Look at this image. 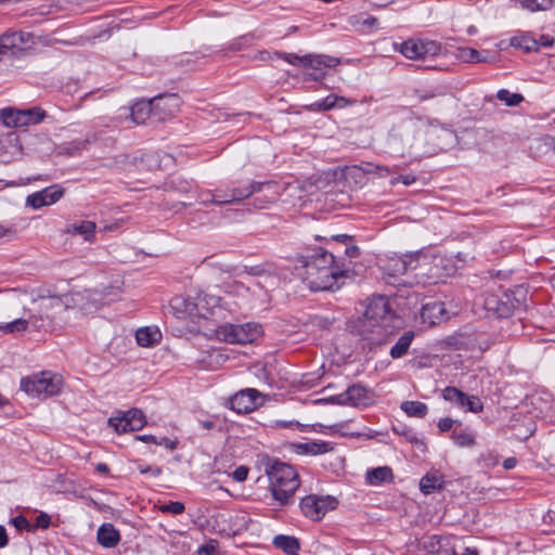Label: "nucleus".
<instances>
[{
  "label": "nucleus",
  "mask_w": 555,
  "mask_h": 555,
  "mask_svg": "<svg viewBox=\"0 0 555 555\" xmlns=\"http://www.w3.org/2000/svg\"><path fill=\"white\" fill-rule=\"evenodd\" d=\"M553 0H521L524 8L534 12L540 10H547L551 8Z\"/></svg>",
  "instance_id": "37998d69"
},
{
  "label": "nucleus",
  "mask_w": 555,
  "mask_h": 555,
  "mask_svg": "<svg viewBox=\"0 0 555 555\" xmlns=\"http://www.w3.org/2000/svg\"><path fill=\"white\" fill-rule=\"evenodd\" d=\"M279 57L288 64L300 67H310L319 72H322L324 68L335 67L338 64L337 59L323 54H306L299 56L295 53H279Z\"/></svg>",
  "instance_id": "f8f14e48"
},
{
  "label": "nucleus",
  "mask_w": 555,
  "mask_h": 555,
  "mask_svg": "<svg viewBox=\"0 0 555 555\" xmlns=\"http://www.w3.org/2000/svg\"><path fill=\"white\" fill-rule=\"evenodd\" d=\"M295 269L298 276L314 292L338 288V280L344 276V271L335 266L334 256L323 249L301 257Z\"/></svg>",
  "instance_id": "f257e3e1"
},
{
  "label": "nucleus",
  "mask_w": 555,
  "mask_h": 555,
  "mask_svg": "<svg viewBox=\"0 0 555 555\" xmlns=\"http://www.w3.org/2000/svg\"><path fill=\"white\" fill-rule=\"evenodd\" d=\"M25 116V125H35L43 120L46 113L40 107H33L29 109H23Z\"/></svg>",
  "instance_id": "79ce46f5"
},
{
  "label": "nucleus",
  "mask_w": 555,
  "mask_h": 555,
  "mask_svg": "<svg viewBox=\"0 0 555 555\" xmlns=\"http://www.w3.org/2000/svg\"><path fill=\"white\" fill-rule=\"evenodd\" d=\"M171 308L178 318H227V309L221 304V298L206 291H198L195 296L186 298L178 297L171 302Z\"/></svg>",
  "instance_id": "f03ea898"
},
{
  "label": "nucleus",
  "mask_w": 555,
  "mask_h": 555,
  "mask_svg": "<svg viewBox=\"0 0 555 555\" xmlns=\"http://www.w3.org/2000/svg\"><path fill=\"white\" fill-rule=\"evenodd\" d=\"M352 102L344 96L331 94L323 100L315 102L313 106L319 111H330L334 107H346Z\"/></svg>",
  "instance_id": "f704fd0d"
},
{
  "label": "nucleus",
  "mask_w": 555,
  "mask_h": 555,
  "mask_svg": "<svg viewBox=\"0 0 555 555\" xmlns=\"http://www.w3.org/2000/svg\"><path fill=\"white\" fill-rule=\"evenodd\" d=\"M396 305V299L388 297L384 302V322L386 320H397V327L403 326L402 318L405 315V310L401 309L399 312L393 311V306Z\"/></svg>",
  "instance_id": "e433bc0d"
},
{
  "label": "nucleus",
  "mask_w": 555,
  "mask_h": 555,
  "mask_svg": "<svg viewBox=\"0 0 555 555\" xmlns=\"http://www.w3.org/2000/svg\"><path fill=\"white\" fill-rule=\"evenodd\" d=\"M364 310L358 320L357 330L364 338L379 333L382 324V296H373L363 304Z\"/></svg>",
  "instance_id": "9b49d317"
},
{
  "label": "nucleus",
  "mask_w": 555,
  "mask_h": 555,
  "mask_svg": "<svg viewBox=\"0 0 555 555\" xmlns=\"http://www.w3.org/2000/svg\"><path fill=\"white\" fill-rule=\"evenodd\" d=\"M453 420L450 417L440 418L438 422V427L441 431H448L452 428Z\"/></svg>",
  "instance_id": "603ef678"
},
{
  "label": "nucleus",
  "mask_w": 555,
  "mask_h": 555,
  "mask_svg": "<svg viewBox=\"0 0 555 555\" xmlns=\"http://www.w3.org/2000/svg\"><path fill=\"white\" fill-rule=\"evenodd\" d=\"M538 49L540 47H552L554 43V39L548 35H542L539 39H537Z\"/></svg>",
  "instance_id": "5fc2aeb1"
},
{
  "label": "nucleus",
  "mask_w": 555,
  "mask_h": 555,
  "mask_svg": "<svg viewBox=\"0 0 555 555\" xmlns=\"http://www.w3.org/2000/svg\"><path fill=\"white\" fill-rule=\"evenodd\" d=\"M198 423L202 426V428H204L206 430H211L217 425V418L216 417H211V418H208V420L199 421Z\"/></svg>",
  "instance_id": "6e6d98bb"
},
{
  "label": "nucleus",
  "mask_w": 555,
  "mask_h": 555,
  "mask_svg": "<svg viewBox=\"0 0 555 555\" xmlns=\"http://www.w3.org/2000/svg\"><path fill=\"white\" fill-rule=\"evenodd\" d=\"M11 521L17 530L29 528V522L24 516H16Z\"/></svg>",
  "instance_id": "8fccbe9b"
},
{
  "label": "nucleus",
  "mask_w": 555,
  "mask_h": 555,
  "mask_svg": "<svg viewBox=\"0 0 555 555\" xmlns=\"http://www.w3.org/2000/svg\"><path fill=\"white\" fill-rule=\"evenodd\" d=\"M414 332L408 331L405 332L395 344V346L390 349L389 353L392 359H400L402 358L409 350L413 339H414Z\"/></svg>",
  "instance_id": "7c9ffc66"
},
{
  "label": "nucleus",
  "mask_w": 555,
  "mask_h": 555,
  "mask_svg": "<svg viewBox=\"0 0 555 555\" xmlns=\"http://www.w3.org/2000/svg\"><path fill=\"white\" fill-rule=\"evenodd\" d=\"M96 224L93 221L83 220L70 225L68 232L75 235H81L85 241L92 242L95 234Z\"/></svg>",
  "instance_id": "c756f323"
},
{
  "label": "nucleus",
  "mask_w": 555,
  "mask_h": 555,
  "mask_svg": "<svg viewBox=\"0 0 555 555\" xmlns=\"http://www.w3.org/2000/svg\"><path fill=\"white\" fill-rule=\"evenodd\" d=\"M201 203L204 205H207L209 203L216 204V205H223V204H230L234 201L231 199V192L225 195H221L219 193L212 194L211 192H202L199 195Z\"/></svg>",
  "instance_id": "4c0bfd02"
},
{
  "label": "nucleus",
  "mask_w": 555,
  "mask_h": 555,
  "mask_svg": "<svg viewBox=\"0 0 555 555\" xmlns=\"http://www.w3.org/2000/svg\"><path fill=\"white\" fill-rule=\"evenodd\" d=\"M151 115L154 116L153 103L151 100L150 101L142 100V101L135 102L130 107V118L137 125L144 124Z\"/></svg>",
  "instance_id": "393cba45"
},
{
  "label": "nucleus",
  "mask_w": 555,
  "mask_h": 555,
  "mask_svg": "<svg viewBox=\"0 0 555 555\" xmlns=\"http://www.w3.org/2000/svg\"><path fill=\"white\" fill-rule=\"evenodd\" d=\"M446 401L452 402L465 411L478 413L483 409L481 400L476 396H467L455 387H447L442 391Z\"/></svg>",
  "instance_id": "dca6fc26"
},
{
  "label": "nucleus",
  "mask_w": 555,
  "mask_h": 555,
  "mask_svg": "<svg viewBox=\"0 0 555 555\" xmlns=\"http://www.w3.org/2000/svg\"><path fill=\"white\" fill-rule=\"evenodd\" d=\"M296 189V185L287 184L282 186L281 184L273 181L250 182L248 185L242 189H232L230 201H242L249 197L254 193L262 192V197H256V205L258 208H264L268 204H272L279 199H282L281 190L292 191Z\"/></svg>",
  "instance_id": "423d86ee"
},
{
  "label": "nucleus",
  "mask_w": 555,
  "mask_h": 555,
  "mask_svg": "<svg viewBox=\"0 0 555 555\" xmlns=\"http://www.w3.org/2000/svg\"><path fill=\"white\" fill-rule=\"evenodd\" d=\"M230 408L237 413H249L257 409L262 400L261 393L255 388H245L230 398Z\"/></svg>",
  "instance_id": "2eb2a0df"
},
{
  "label": "nucleus",
  "mask_w": 555,
  "mask_h": 555,
  "mask_svg": "<svg viewBox=\"0 0 555 555\" xmlns=\"http://www.w3.org/2000/svg\"><path fill=\"white\" fill-rule=\"evenodd\" d=\"M9 543L7 530L3 526H0V548L7 546Z\"/></svg>",
  "instance_id": "13d9d810"
},
{
  "label": "nucleus",
  "mask_w": 555,
  "mask_h": 555,
  "mask_svg": "<svg viewBox=\"0 0 555 555\" xmlns=\"http://www.w3.org/2000/svg\"><path fill=\"white\" fill-rule=\"evenodd\" d=\"M462 555H479V554H478V551L476 548L465 547V550L462 553Z\"/></svg>",
  "instance_id": "338daca9"
},
{
  "label": "nucleus",
  "mask_w": 555,
  "mask_h": 555,
  "mask_svg": "<svg viewBox=\"0 0 555 555\" xmlns=\"http://www.w3.org/2000/svg\"><path fill=\"white\" fill-rule=\"evenodd\" d=\"M137 468L141 474H151L153 477H158L162 474V468L158 466L138 464Z\"/></svg>",
  "instance_id": "de8ad7c7"
},
{
  "label": "nucleus",
  "mask_w": 555,
  "mask_h": 555,
  "mask_svg": "<svg viewBox=\"0 0 555 555\" xmlns=\"http://www.w3.org/2000/svg\"><path fill=\"white\" fill-rule=\"evenodd\" d=\"M323 400L330 403L337 404H365L366 389L360 385H352L346 391Z\"/></svg>",
  "instance_id": "412c9836"
},
{
  "label": "nucleus",
  "mask_w": 555,
  "mask_h": 555,
  "mask_svg": "<svg viewBox=\"0 0 555 555\" xmlns=\"http://www.w3.org/2000/svg\"><path fill=\"white\" fill-rule=\"evenodd\" d=\"M39 320L40 319L34 318L27 308L24 310V315L22 318H17L11 322L1 324L0 331L4 334H17L26 332L29 326L36 330H40L41 323Z\"/></svg>",
  "instance_id": "4be33fe9"
},
{
  "label": "nucleus",
  "mask_w": 555,
  "mask_h": 555,
  "mask_svg": "<svg viewBox=\"0 0 555 555\" xmlns=\"http://www.w3.org/2000/svg\"><path fill=\"white\" fill-rule=\"evenodd\" d=\"M452 439L459 447H473L475 444L474 435L467 430H454Z\"/></svg>",
  "instance_id": "ea45409f"
},
{
  "label": "nucleus",
  "mask_w": 555,
  "mask_h": 555,
  "mask_svg": "<svg viewBox=\"0 0 555 555\" xmlns=\"http://www.w3.org/2000/svg\"><path fill=\"white\" fill-rule=\"evenodd\" d=\"M34 44V36L27 31L10 30L0 36V55L9 50H23Z\"/></svg>",
  "instance_id": "a211bd4d"
},
{
  "label": "nucleus",
  "mask_w": 555,
  "mask_h": 555,
  "mask_svg": "<svg viewBox=\"0 0 555 555\" xmlns=\"http://www.w3.org/2000/svg\"><path fill=\"white\" fill-rule=\"evenodd\" d=\"M509 46L516 49H521L525 52L538 51L537 39L532 38L529 34H519L509 39Z\"/></svg>",
  "instance_id": "473e14b6"
},
{
  "label": "nucleus",
  "mask_w": 555,
  "mask_h": 555,
  "mask_svg": "<svg viewBox=\"0 0 555 555\" xmlns=\"http://www.w3.org/2000/svg\"><path fill=\"white\" fill-rule=\"evenodd\" d=\"M215 338L228 344L245 345L253 343L261 335V327L256 323L219 325L215 332Z\"/></svg>",
  "instance_id": "6e6552de"
},
{
  "label": "nucleus",
  "mask_w": 555,
  "mask_h": 555,
  "mask_svg": "<svg viewBox=\"0 0 555 555\" xmlns=\"http://www.w3.org/2000/svg\"><path fill=\"white\" fill-rule=\"evenodd\" d=\"M393 50L406 59L429 61L441 53V46L434 40L409 39L402 43H393Z\"/></svg>",
  "instance_id": "9d476101"
},
{
  "label": "nucleus",
  "mask_w": 555,
  "mask_h": 555,
  "mask_svg": "<svg viewBox=\"0 0 555 555\" xmlns=\"http://www.w3.org/2000/svg\"><path fill=\"white\" fill-rule=\"evenodd\" d=\"M488 51L483 53L473 48H460L457 56L468 63H489L492 60L488 55Z\"/></svg>",
  "instance_id": "72a5a7b5"
},
{
  "label": "nucleus",
  "mask_w": 555,
  "mask_h": 555,
  "mask_svg": "<svg viewBox=\"0 0 555 555\" xmlns=\"http://www.w3.org/2000/svg\"><path fill=\"white\" fill-rule=\"evenodd\" d=\"M297 454L321 455L334 450V444L328 441H307L294 446Z\"/></svg>",
  "instance_id": "5701e85b"
},
{
  "label": "nucleus",
  "mask_w": 555,
  "mask_h": 555,
  "mask_svg": "<svg viewBox=\"0 0 555 555\" xmlns=\"http://www.w3.org/2000/svg\"><path fill=\"white\" fill-rule=\"evenodd\" d=\"M436 555H457V553L455 552V550L453 547L444 545V546H440L437 550V554Z\"/></svg>",
  "instance_id": "4d7b16f0"
},
{
  "label": "nucleus",
  "mask_w": 555,
  "mask_h": 555,
  "mask_svg": "<svg viewBox=\"0 0 555 555\" xmlns=\"http://www.w3.org/2000/svg\"><path fill=\"white\" fill-rule=\"evenodd\" d=\"M214 547H209V546H202L199 550H198V555H214Z\"/></svg>",
  "instance_id": "0e129e2a"
},
{
  "label": "nucleus",
  "mask_w": 555,
  "mask_h": 555,
  "mask_svg": "<svg viewBox=\"0 0 555 555\" xmlns=\"http://www.w3.org/2000/svg\"><path fill=\"white\" fill-rule=\"evenodd\" d=\"M477 31H478V30H477V28H476L475 26H469V27L467 28V35H469V36L476 35V34H477Z\"/></svg>",
  "instance_id": "774afa93"
},
{
  "label": "nucleus",
  "mask_w": 555,
  "mask_h": 555,
  "mask_svg": "<svg viewBox=\"0 0 555 555\" xmlns=\"http://www.w3.org/2000/svg\"><path fill=\"white\" fill-rule=\"evenodd\" d=\"M421 135L415 131V125L411 119L404 120L400 127V132H390L387 139V145L391 154L404 156L406 154H416L418 146L414 140Z\"/></svg>",
  "instance_id": "1a4fd4ad"
},
{
  "label": "nucleus",
  "mask_w": 555,
  "mask_h": 555,
  "mask_svg": "<svg viewBox=\"0 0 555 555\" xmlns=\"http://www.w3.org/2000/svg\"><path fill=\"white\" fill-rule=\"evenodd\" d=\"M392 481V472L389 467L384 466V482Z\"/></svg>",
  "instance_id": "e2e57ef3"
},
{
  "label": "nucleus",
  "mask_w": 555,
  "mask_h": 555,
  "mask_svg": "<svg viewBox=\"0 0 555 555\" xmlns=\"http://www.w3.org/2000/svg\"><path fill=\"white\" fill-rule=\"evenodd\" d=\"M496 98L504 102L507 106H517L524 100V96L520 93H512L506 89L499 90Z\"/></svg>",
  "instance_id": "a19ab883"
},
{
  "label": "nucleus",
  "mask_w": 555,
  "mask_h": 555,
  "mask_svg": "<svg viewBox=\"0 0 555 555\" xmlns=\"http://www.w3.org/2000/svg\"><path fill=\"white\" fill-rule=\"evenodd\" d=\"M28 310L34 318L40 319L41 328L47 326L52 328L69 326V318L65 312L63 295L53 294L50 289H42L33 299L31 307Z\"/></svg>",
  "instance_id": "7ed1b4c3"
},
{
  "label": "nucleus",
  "mask_w": 555,
  "mask_h": 555,
  "mask_svg": "<svg viewBox=\"0 0 555 555\" xmlns=\"http://www.w3.org/2000/svg\"><path fill=\"white\" fill-rule=\"evenodd\" d=\"M62 387V376L51 372H41L21 380V389L33 398L55 396L61 391Z\"/></svg>",
  "instance_id": "0eeeda50"
},
{
  "label": "nucleus",
  "mask_w": 555,
  "mask_h": 555,
  "mask_svg": "<svg viewBox=\"0 0 555 555\" xmlns=\"http://www.w3.org/2000/svg\"><path fill=\"white\" fill-rule=\"evenodd\" d=\"M266 472L273 499L282 506L292 504L295 492L300 486L297 472L291 465L279 461L272 462Z\"/></svg>",
  "instance_id": "20e7f679"
},
{
  "label": "nucleus",
  "mask_w": 555,
  "mask_h": 555,
  "mask_svg": "<svg viewBox=\"0 0 555 555\" xmlns=\"http://www.w3.org/2000/svg\"><path fill=\"white\" fill-rule=\"evenodd\" d=\"M98 542L104 547H114L120 540L119 532L111 524L102 525L98 530Z\"/></svg>",
  "instance_id": "a878e982"
},
{
  "label": "nucleus",
  "mask_w": 555,
  "mask_h": 555,
  "mask_svg": "<svg viewBox=\"0 0 555 555\" xmlns=\"http://www.w3.org/2000/svg\"><path fill=\"white\" fill-rule=\"evenodd\" d=\"M63 301L72 326L85 317L95 313L104 304V294L99 289L75 291L63 294Z\"/></svg>",
  "instance_id": "39448f33"
},
{
  "label": "nucleus",
  "mask_w": 555,
  "mask_h": 555,
  "mask_svg": "<svg viewBox=\"0 0 555 555\" xmlns=\"http://www.w3.org/2000/svg\"><path fill=\"white\" fill-rule=\"evenodd\" d=\"M345 254L350 257V258H353V257H358L359 254H360V250L357 246L352 245V246H347L346 247V250H345Z\"/></svg>",
  "instance_id": "bf43d9fd"
},
{
  "label": "nucleus",
  "mask_w": 555,
  "mask_h": 555,
  "mask_svg": "<svg viewBox=\"0 0 555 555\" xmlns=\"http://www.w3.org/2000/svg\"><path fill=\"white\" fill-rule=\"evenodd\" d=\"M50 516L46 513H41L38 517H37V526L40 527V528H48L49 525H50Z\"/></svg>",
  "instance_id": "864d4df0"
},
{
  "label": "nucleus",
  "mask_w": 555,
  "mask_h": 555,
  "mask_svg": "<svg viewBox=\"0 0 555 555\" xmlns=\"http://www.w3.org/2000/svg\"><path fill=\"white\" fill-rule=\"evenodd\" d=\"M444 313V307L442 302H429L426 304L421 312V318L424 322H428L429 324H435L442 320Z\"/></svg>",
  "instance_id": "c85d7f7f"
},
{
  "label": "nucleus",
  "mask_w": 555,
  "mask_h": 555,
  "mask_svg": "<svg viewBox=\"0 0 555 555\" xmlns=\"http://www.w3.org/2000/svg\"><path fill=\"white\" fill-rule=\"evenodd\" d=\"M151 101L154 116L160 121L176 116L181 105V100L177 94L158 95Z\"/></svg>",
  "instance_id": "f3484780"
},
{
  "label": "nucleus",
  "mask_w": 555,
  "mask_h": 555,
  "mask_svg": "<svg viewBox=\"0 0 555 555\" xmlns=\"http://www.w3.org/2000/svg\"><path fill=\"white\" fill-rule=\"evenodd\" d=\"M159 511L163 513H169L172 515H179L182 514L185 509V506L182 502L179 501H171L167 504L159 505Z\"/></svg>",
  "instance_id": "c03bdc74"
},
{
  "label": "nucleus",
  "mask_w": 555,
  "mask_h": 555,
  "mask_svg": "<svg viewBox=\"0 0 555 555\" xmlns=\"http://www.w3.org/2000/svg\"><path fill=\"white\" fill-rule=\"evenodd\" d=\"M162 334L155 327H141L135 332V340L141 347H152L160 340Z\"/></svg>",
  "instance_id": "cd10ccee"
},
{
  "label": "nucleus",
  "mask_w": 555,
  "mask_h": 555,
  "mask_svg": "<svg viewBox=\"0 0 555 555\" xmlns=\"http://www.w3.org/2000/svg\"><path fill=\"white\" fill-rule=\"evenodd\" d=\"M418 266V256L404 255V256H390L387 258L384 264V271H387V275L396 278L404 274L408 270H414Z\"/></svg>",
  "instance_id": "6ab92c4d"
},
{
  "label": "nucleus",
  "mask_w": 555,
  "mask_h": 555,
  "mask_svg": "<svg viewBox=\"0 0 555 555\" xmlns=\"http://www.w3.org/2000/svg\"><path fill=\"white\" fill-rule=\"evenodd\" d=\"M158 441H163L162 446H165L166 448L173 450L177 448V441H171L168 438H160Z\"/></svg>",
  "instance_id": "680f3d73"
},
{
  "label": "nucleus",
  "mask_w": 555,
  "mask_h": 555,
  "mask_svg": "<svg viewBox=\"0 0 555 555\" xmlns=\"http://www.w3.org/2000/svg\"><path fill=\"white\" fill-rule=\"evenodd\" d=\"M446 480L443 475L438 470L428 472L420 480V490L424 494H431L444 487Z\"/></svg>",
  "instance_id": "b1692460"
},
{
  "label": "nucleus",
  "mask_w": 555,
  "mask_h": 555,
  "mask_svg": "<svg viewBox=\"0 0 555 555\" xmlns=\"http://www.w3.org/2000/svg\"><path fill=\"white\" fill-rule=\"evenodd\" d=\"M64 194V189L59 184L50 185L39 192H35L27 196L26 205L34 209H39L43 206H50L56 203Z\"/></svg>",
  "instance_id": "aec40b11"
},
{
  "label": "nucleus",
  "mask_w": 555,
  "mask_h": 555,
  "mask_svg": "<svg viewBox=\"0 0 555 555\" xmlns=\"http://www.w3.org/2000/svg\"><path fill=\"white\" fill-rule=\"evenodd\" d=\"M108 423L118 434H122L140 430L146 424V420L141 410L131 409L121 416L111 417Z\"/></svg>",
  "instance_id": "4468645a"
},
{
  "label": "nucleus",
  "mask_w": 555,
  "mask_h": 555,
  "mask_svg": "<svg viewBox=\"0 0 555 555\" xmlns=\"http://www.w3.org/2000/svg\"><path fill=\"white\" fill-rule=\"evenodd\" d=\"M232 476L233 478L238 481V482H242V481H245L247 479V476H248V468L245 467V466H238L233 473H232Z\"/></svg>",
  "instance_id": "09e8293b"
},
{
  "label": "nucleus",
  "mask_w": 555,
  "mask_h": 555,
  "mask_svg": "<svg viewBox=\"0 0 555 555\" xmlns=\"http://www.w3.org/2000/svg\"><path fill=\"white\" fill-rule=\"evenodd\" d=\"M365 480L367 485H379L382 482V467L369 470L365 475Z\"/></svg>",
  "instance_id": "a18cd8bd"
},
{
  "label": "nucleus",
  "mask_w": 555,
  "mask_h": 555,
  "mask_svg": "<svg viewBox=\"0 0 555 555\" xmlns=\"http://www.w3.org/2000/svg\"><path fill=\"white\" fill-rule=\"evenodd\" d=\"M135 439L145 443L163 444V441H158V438L153 435H138Z\"/></svg>",
  "instance_id": "3c124183"
},
{
  "label": "nucleus",
  "mask_w": 555,
  "mask_h": 555,
  "mask_svg": "<svg viewBox=\"0 0 555 555\" xmlns=\"http://www.w3.org/2000/svg\"><path fill=\"white\" fill-rule=\"evenodd\" d=\"M336 500L333 496L307 495L300 501V509L302 514L312 519L321 520L324 515L336 507Z\"/></svg>",
  "instance_id": "ddd939ff"
},
{
  "label": "nucleus",
  "mask_w": 555,
  "mask_h": 555,
  "mask_svg": "<svg viewBox=\"0 0 555 555\" xmlns=\"http://www.w3.org/2000/svg\"><path fill=\"white\" fill-rule=\"evenodd\" d=\"M352 24L357 26L361 31H369L374 27H377L378 20L376 17L361 14L353 17Z\"/></svg>",
  "instance_id": "58836bf2"
},
{
  "label": "nucleus",
  "mask_w": 555,
  "mask_h": 555,
  "mask_svg": "<svg viewBox=\"0 0 555 555\" xmlns=\"http://www.w3.org/2000/svg\"><path fill=\"white\" fill-rule=\"evenodd\" d=\"M400 408L410 417L423 418L428 412V406L421 401H403Z\"/></svg>",
  "instance_id": "c9c22d12"
},
{
  "label": "nucleus",
  "mask_w": 555,
  "mask_h": 555,
  "mask_svg": "<svg viewBox=\"0 0 555 555\" xmlns=\"http://www.w3.org/2000/svg\"><path fill=\"white\" fill-rule=\"evenodd\" d=\"M273 544L278 548H281L287 555H297L299 551V542L296 538L291 535H276L273 539Z\"/></svg>",
  "instance_id": "2f4dec72"
},
{
  "label": "nucleus",
  "mask_w": 555,
  "mask_h": 555,
  "mask_svg": "<svg viewBox=\"0 0 555 555\" xmlns=\"http://www.w3.org/2000/svg\"><path fill=\"white\" fill-rule=\"evenodd\" d=\"M517 464V460L515 457H507L504 462H503V467L505 469H512L516 466Z\"/></svg>",
  "instance_id": "052dcab7"
},
{
  "label": "nucleus",
  "mask_w": 555,
  "mask_h": 555,
  "mask_svg": "<svg viewBox=\"0 0 555 555\" xmlns=\"http://www.w3.org/2000/svg\"><path fill=\"white\" fill-rule=\"evenodd\" d=\"M415 180H416L415 176H413L411 173H408V175H404V176L391 177L389 179V183L391 185H396L398 182H401L404 185H411L412 183L415 182Z\"/></svg>",
  "instance_id": "49530a36"
},
{
  "label": "nucleus",
  "mask_w": 555,
  "mask_h": 555,
  "mask_svg": "<svg viewBox=\"0 0 555 555\" xmlns=\"http://www.w3.org/2000/svg\"><path fill=\"white\" fill-rule=\"evenodd\" d=\"M25 116L23 109L8 107L0 111V118L9 128L25 127Z\"/></svg>",
  "instance_id": "bb28decb"
},
{
  "label": "nucleus",
  "mask_w": 555,
  "mask_h": 555,
  "mask_svg": "<svg viewBox=\"0 0 555 555\" xmlns=\"http://www.w3.org/2000/svg\"><path fill=\"white\" fill-rule=\"evenodd\" d=\"M95 469L102 474H107L109 470L108 466L105 463H98Z\"/></svg>",
  "instance_id": "69168bd1"
}]
</instances>
